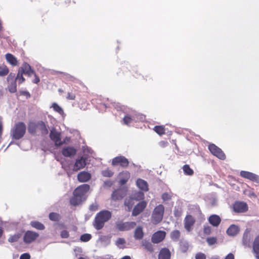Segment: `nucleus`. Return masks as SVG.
<instances>
[{"label":"nucleus","instance_id":"obj_1","mask_svg":"<svg viewBox=\"0 0 259 259\" xmlns=\"http://www.w3.org/2000/svg\"><path fill=\"white\" fill-rule=\"evenodd\" d=\"M88 184H82L77 187L73 192V196L70 199L71 205L76 206L80 204L86 198L85 195L90 189Z\"/></svg>","mask_w":259,"mask_h":259},{"label":"nucleus","instance_id":"obj_2","mask_svg":"<svg viewBox=\"0 0 259 259\" xmlns=\"http://www.w3.org/2000/svg\"><path fill=\"white\" fill-rule=\"evenodd\" d=\"M112 217L111 212L107 210H103L99 211L95 216L93 222L94 228L99 230L102 229L106 222H108Z\"/></svg>","mask_w":259,"mask_h":259},{"label":"nucleus","instance_id":"obj_3","mask_svg":"<svg viewBox=\"0 0 259 259\" xmlns=\"http://www.w3.org/2000/svg\"><path fill=\"white\" fill-rule=\"evenodd\" d=\"M164 212V207L162 204L156 206L154 209L151 217V221L152 224L156 225L162 221Z\"/></svg>","mask_w":259,"mask_h":259},{"label":"nucleus","instance_id":"obj_4","mask_svg":"<svg viewBox=\"0 0 259 259\" xmlns=\"http://www.w3.org/2000/svg\"><path fill=\"white\" fill-rule=\"evenodd\" d=\"M33 73H34V71L31 68V66L28 63H24L19 68L17 73V80H19V83H22L25 80L22 76L23 74L30 76Z\"/></svg>","mask_w":259,"mask_h":259},{"label":"nucleus","instance_id":"obj_5","mask_svg":"<svg viewBox=\"0 0 259 259\" xmlns=\"http://www.w3.org/2000/svg\"><path fill=\"white\" fill-rule=\"evenodd\" d=\"M128 160L124 156L120 155L116 156L112 160V165L114 166H120L122 168H126L129 165Z\"/></svg>","mask_w":259,"mask_h":259},{"label":"nucleus","instance_id":"obj_6","mask_svg":"<svg viewBox=\"0 0 259 259\" xmlns=\"http://www.w3.org/2000/svg\"><path fill=\"white\" fill-rule=\"evenodd\" d=\"M136 226L135 222H118L116 223V228L120 231H126L134 229Z\"/></svg>","mask_w":259,"mask_h":259},{"label":"nucleus","instance_id":"obj_7","mask_svg":"<svg viewBox=\"0 0 259 259\" xmlns=\"http://www.w3.org/2000/svg\"><path fill=\"white\" fill-rule=\"evenodd\" d=\"M208 149L211 153L221 160L226 158V155L223 151L214 144H210L208 146Z\"/></svg>","mask_w":259,"mask_h":259},{"label":"nucleus","instance_id":"obj_8","mask_svg":"<svg viewBox=\"0 0 259 259\" xmlns=\"http://www.w3.org/2000/svg\"><path fill=\"white\" fill-rule=\"evenodd\" d=\"M233 210L237 213L245 212L248 210L247 203L243 201H237L233 205Z\"/></svg>","mask_w":259,"mask_h":259},{"label":"nucleus","instance_id":"obj_9","mask_svg":"<svg viewBox=\"0 0 259 259\" xmlns=\"http://www.w3.org/2000/svg\"><path fill=\"white\" fill-rule=\"evenodd\" d=\"M7 81L9 84V90L11 93L16 92V76L15 74L10 73L7 77Z\"/></svg>","mask_w":259,"mask_h":259},{"label":"nucleus","instance_id":"obj_10","mask_svg":"<svg viewBox=\"0 0 259 259\" xmlns=\"http://www.w3.org/2000/svg\"><path fill=\"white\" fill-rule=\"evenodd\" d=\"M166 234L164 231H157L152 235L151 241L155 244L159 243L164 239Z\"/></svg>","mask_w":259,"mask_h":259},{"label":"nucleus","instance_id":"obj_11","mask_svg":"<svg viewBox=\"0 0 259 259\" xmlns=\"http://www.w3.org/2000/svg\"><path fill=\"white\" fill-rule=\"evenodd\" d=\"M147 206V202L145 201H141L136 204L132 211V215L136 217L142 213Z\"/></svg>","mask_w":259,"mask_h":259},{"label":"nucleus","instance_id":"obj_12","mask_svg":"<svg viewBox=\"0 0 259 259\" xmlns=\"http://www.w3.org/2000/svg\"><path fill=\"white\" fill-rule=\"evenodd\" d=\"M195 223V219L190 214H187L184 219V227L188 232H190Z\"/></svg>","mask_w":259,"mask_h":259},{"label":"nucleus","instance_id":"obj_13","mask_svg":"<svg viewBox=\"0 0 259 259\" xmlns=\"http://www.w3.org/2000/svg\"><path fill=\"white\" fill-rule=\"evenodd\" d=\"M38 234L37 233L27 231L24 234L23 240L26 243H30L38 237Z\"/></svg>","mask_w":259,"mask_h":259},{"label":"nucleus","instance_id":"obj_14","mask_svg":"<svg viewBox=\"0 0 259 259\" xmlns=\"http://www.w3.org/2000/svg\"><path fill=\"white\" fill-rule=\"evenodd\" d=\"M240 175L242 178L248 179L251 181L259 183V176L247 171H241Z\"/></svg>","mask_w":259,"mask_h":259},{"label":"nucleus","instance_id":"obj_15","mask_svg":"<svg viewBox=\"0 0 259 259\" xmlns=\"http://www.w3.org/2000/svg\"><path fill=\"white\" fill-rule=\"evenodd\" d=\"M86 160L87 158L84 156H81L77 158L74 164L73 171H77L84 167L87 164Z\"/></svg>","mask_w":259,"mask_h":259},{"label":"nucleus","instance_id":"obj_16","mask_svg":"<svg viewBox=\"0 0 259 259\" xmlns=\"http://www.w3.org/2000/svg\"><path fill=\"white\" fill-rule=\"evenodd\" d=\"M50 137L51 139L54 142L56 146H60L63 144V143L61 140L60 133L57 132L55 130H52L51 131Z\"/></svg>","mask_w":259,"mask_h":259},{"label":"nucleus","instance_id":"obj_17","mask_svg":"<svg viewBox=\"0 0 259 259\" xmlns=\"http://www.w3.org/2000/svg\"><path fill=\"white\" fill-rule=\"evenodd\" d=\"M158 259H171V252L166 247L162 248L158 253Z\"/></svg>","mask_w":259,"mask_h":259},{"label":"nucleus","instance_id":"obj_18","mask_svg":"<svg viewBox=\"0 0 259 259\" xmlns=\"http://www.w3.org/2000/svg\"><path fill=\"white\" fill-rule=\"evenodd\" d=\"M91 179V174L85 171L80 172L77 175V179L78 181L81 183L88 182Z\"/></svg>","mask_w":259,"mask_h":259},{"label":"nucleus","instance_id":"obj_19","mask_svg":"<svg viewBox=\"0 0 259 259\" xmlns=\"http://www.w3.org/2000/svg\"><path fill=\"white\" fill-rule=\"evenodd\" d=\"M62 153L65 157H71L76 154V150L73 147L68 146L63 148Z\"/></svg>","mask_w":259,"mask_h":259},{"label":"nucleus","instance_id":"obj_20","mask_svg":"<svg viewBox=\"0 0 259 259\" xmlns=\"http://www.w3.org/2000/svg\"><path fill=\"white\" fill-rule=\"evenodd\" d=\"M130 173L128 171H123L119 173V183L121 185H124L130 178Z\"/></svg>","mask_w":259,"mask_h":259},{"label":"nucleus","instance_id":"obj_21","mask_svg":"<svg viewBox=\"0 0 259 259\" xmlns=\"http://www.w3.org/2000/svg\"><path fill=\"white\" fill-rule=\"evenodd\" d=\"M135 199L132 197L126 198L124 200V207L125 211H131L134 205L135 204Z\"/></svg>","mask_w":259,"mask_h":259},{"label":"nucleus","instance_id":"obj_22","mask_svg":"<svg viewBox=\"0 0 259 259\" xmlns=\"http://www.w3.org/2000/svg\"><path fill=\"white\" fill-rule=\"evenodd\" d=\"M209 223L214 227H218L221 222V218L217 214L211 215L208 218Z\"/></svg>","mask_w":259,"mask_h":259},{"label":"nucleus","instance_id":"obj_23","mask_svg":"<svg viewBox=\"0 0 259 259\" xmlns=\"http://www.w3.org/2000/svg\"><path fill=\"white\" fill-rule=\"evenodd\" d=\"M26 132V126L23 122L17 123V139L22 138Z\"/></svg>","mask_w":259,"mask_h":259},{"label":"nucleus","instance_id":"obj_24","mask_svg":"<svg viewBox=\"0 0 259 259\" xmlns=\"http://www.w3.org/2000/svg\"><path fill=\"white\" fill-rule=\"evenodd\" d=\"M125 196L123 190L118 189L115 190L112 194V199L115 201L121 199Z\"/></svg>","mask_w":259,"mask_h":259},{"label":"nucleus","instance_id":"obj_25","mask_svg":"<svg viewBox=\"0 0 259 259\" xmlns=\"http://www.w3.org/2000/svg\"><path fill=\"white\" fill-rule=\"evenodd\" d=\"M239 229L237 226L232 225L227 229L226 232L229 236H235L239 233Z\"/></svg>","mask_w":259,"mask_h":259},{"label":"nucleus","instance_id":"obj_26","mask_svg":"<svg viewBox=\"0 0 259 259\" xmlns=\"http://www.w3.org/2000/svg\"><path fill=\"white\" fill-rule=\"evenodd\" d=\"M136 184L137 186L141 190L147 191L148 190V185L146 181L141 179H138L137 180Z\"/></svg>","mask_w":259,"mask_h":259},{"label":"nucleus","instance_id":"obj_27","mask_svg":"<svg viewBox=\"0 0 259 259\" xmlns=\"http://www.w3.org/2000/svg\"><path fill=\"white\" fill-rule=\"evenodd\" d=\"M37 130L41 132L43 135H46L48 134V130L47 128L46 124L42 121H39L37 122Z\"/></svg>","mask_w":259,"mask_h":259},{"label":"nucleus","instance_id":"obj_28","mask_svg":"<svg viewBox=\"0 0 259 259\" xmlns=\"http://www.w3.org/2000/svg\"><path fill=\"white\" fill-rule=\"evenodd\" d=\"M144 232L141 226L138 227L134 231V237L137 240H141L144 237Z\"/></svg>","mask_w":259,"mask_h":259},{"label":"nucleus","instance_id":"obj_29","mask_svg":"<svg viewBox=\"0 0 259 259\" xmlns=\"http://www.w3.org/2000/svg\"><path fill=\"white\" fill-rule=\"evenodd\" d=\"M253 250L257 259H259V236L256 237L253 244Z\"/></svg>","mask_w":259,"mask_h":259},{"label":"nucleus","instance_id":"obj_30","mask_svg":"<svg viewBox=\"0 0 259 259\" xmlns=\"http://www.w3.org/2000/svg\"><path fill=\"white\" fill-rule=\"evenodd\" d=\"M142 245L145 249L150 252H153L154 251L153 245L150 242L146 240H143L142 241Z\"/></svg>","mask_w":259,"mask_h":259},{"label":"nucleus","instance_id":"obj_31","mask_svg":"<svg viewBox=\"0 0 259 259\" xmlns=\"http://www.w3.org/2000/svg\"><path fill=\"white\" fill-rule=\"evenodd\" d=\"M7 62L14 66L16 65V58L12 54L8 53L5 55Z\"/></svg>","mask_w":259,"mask_h":259},{"label":"nucleus","instance_id":"obj_32","mask_svg":"<svg viewBox=\"0 0 259 259\" xmlns=\"http://www.w3.org/2000/svg\"><path fill=\"white\" fill-rule=\"evenodd\" d=\"M170 236L174 241H177L180 238L181 233L179 230H174L170 233Z\"/></svg>","mask_w":259,"mask_h":259},{"label":"nucleus","instance_id":"obj_33","mask_svg":"<svg viewBox=\"0 0 259 259\" xmlns=\"http://www.w3.org/2000/svg\"><path fill=\"white\" fill-rule=\"evenodd\" d=\"M153 130L160 136L163 135L165 133V129L163 125H156L153 128Z\"/></svg>","mask_w":259,"mask_h":259},{"label":"nucleus","instance_id":"obj_34","mask_svg":"<svg viewBox=\"0 0 259 259\" xmlns=\"http://www.w3.org/2000/svg\"><path fill=\"white\" fill-rule=\"evenodd\" d=\"M183 170L184 174L188 176H192L194 174L193 170L190 168L189 165L185 164L183 166Z\"/></svg>","mask_w":259,"mask_h":259},{"label":"nucleus","instance_id":"obj_35","mask_svg":"<svg viewBox=\"0 0 259 259\" xmlns=\"http://www.w3.org/2000/svg\"><path fill=\"white\" fill-rule=\"evenodd\" d=\"M9 72L8 67L5 64H0V76H4L7 75Z\"/></svg>","mask_w":259,"mask_h":259},{"label":"nucleus","instance_id":"obj_36","mask_svg":"<svg viewBox=\"0 0 259 259\" xmlns=\"http://www.w3.org/2000/svg\"><path fill=\"white\" fill-rule=\"evenodd\" d=\"M31 225L32 227L40 230L45 229V226L41 223L37 221H32L31 222Z\"/></svg>","mask_w":259,"mask_h":259},{"label":"nucleus","instance_id":"obj_37","mask_svg":"<svg viewBox=\"0 0 259 259\" xmlns=\"http://www.w3.org/2000/svg\"><path fill=\"white\" fill-rule=\"evenodd\" d=\"M28 132L31 134H35L37 130V123L30 122L28 125Z\"/></svg>","mask_w":259,"mask_h":259},{"label":"nucleus","instance_id":"obj_38","mask_svg":"<svg viewBox=\"0 0 259 259\" xmlns=\"http://www.w3.org/2000/svg\"><path fill=\"white\" fill-rule=\"evenodd\" d=\"M49 219L52 221L58 222L61 219V215L56 212H51L49 215Z\"/></svg>","mask_w":259,"mask_h":259},{"label":"nucleus","instance_id":"obj_39","mask_svg":"<svg viewBox=\"0 0 259 259\" xmlns=\"http://www.w3.org/2000/svg\"><path fill=\"white\" fill-rule=\"evenodd\" d=\"M52 108H53V110L58 112L60 115H63L64 114V111L63 109L56 103H53L51 106Z\"/></svg>","mask_w":259,"mask_h":259},{"label":"nucleus","instance_id":"obj_40","mask_svg":"<svg viewBox=\"0 0 259 259\" xmlns=\"http://www.w3.org/2000/svg\"><path fill=\"white\" fill-rule=\"evenodd\" d=\"M125 244V240L122 238H118L115 242L116 245L119 248H124Z\"/></svg>","mask_w":259,"mask_h":259},{"label":"nucleus","instance_id":"obj_41","mask_svg":"<svg viewBox=\"0 0 259 259\" xmlns=\"http://www.w3.org/2000/svg\"><path fill=\"white\" fill-rule=\"evenodd\" d=\"M114 172L109 168H107L102 171V175L104 177H111L113 176Z\"/></svg>","mask_w":259,"mask_h":259},{"label":"nucleus","instance_id":"obj_42","mask_svg":"<svg viewBox=\"0 0 259 259\" xmlns=\"http://www.w3.org/2000/svg\"><path fill=\"white\" fill-rule=\"evenodd\" d=\"M91 238L92 235L90 234L85 233L81 235L80 240L81 242H85L90 240Z\"/></svg>","mask_w":259,"mask_h":259},{"label":"nucleus","instance_id":"obj_43","mask_svg":"<svg viewBox=\"0 0 259 259\" xmlns=\"http://www.w3.org/2000/svg\"><path fill=\"white\" fill-rule=\"evenodd\" d=\"M62 167L66 171L68 177H70L71 175L72 174L73 171V169L72 170L71 169L70 165L69 164H64L62 165Z\"/></svg>","mask_w":259,"mask_h":259},{"label":"nucleus","instance_id":"obj_44","mask_svg":"<svg viewBox=\"0 0 259 259\" xmlns=\"http://www.w3.org/2000/svg\"><path fill=\"white\" fill-rule=\"evenodd\" d=\"M217 238L216 237H208L206 239V242L210 246L214 245L217 243Z\"/></svg>","mask_w":259,"mask_h":259},{"label":"nucleus","instance_id":"obj_45","mask_svg":"<svg viewBox=\"0 0 259 259\" xmlns=\"http://www.w3.org/2000/svg\"><path fill=\"white\" fill-rule=\"evenodd\" d=\"M133 120V119L128 115H125L123 119V122L126 125H128Z\"/></svg>","mask_w":259,"mask_h":259},{"label":"nucleus","instance_id":"obj_46","mask_svg":"<svg viewBox=\"0 0 259 259\" xmlns=\"http://www.w3.org/2000/svg\"><path fill=\"white\" fill-rule=\"evenodd\" d=\"M99 208V205L97 202H95L90 205L89 209L91 211H96Z\"/></svg>","mask_w":259,"mask_h":259},{"label":"nucleus","instance_id":"obj_47","mask_svg":"<svg viewBox=\"0 0 259 259\" xmlns=\"http://www.w3.org/2000/svg\"><path fill=\"white\" fill-rule=\"evenodd\" d=\"M19 93L20 96L25 97L26 99H29L31 97L30 94L26 91H20Z\"/></svg>","mask_w":259,"mask_h":259},{"label":"nucleus","instance_id":"obj_48","mask_svg":"<svg viewBox=\"0 0 259 259\" xmlns=\"http://www.w3.org/2000/svg\"><path fill=\"white\" fill-rule=\"evenodd\" d=\"M60 236L62 238H68L69 236V232L66 230L62 231L60 233Z\"/></svg>","mask_w":259,"mask_h":259},{"label":"nucleus","instance_id":"obj_49","mask_svg":"<svg viewBox=\"0 0 259 259\" xmlns=\"http://www.w3.org/2000/svg\"><path fill=\"white\" fill-rule=\"evenodd\" d=\"M183 211L181 209H175L174 210V215L176 218L180 217L182 214Z\"/></svg>","mask_w":259,"mask_h":259},{"label":"nucleus","instance_id":"obj_50","mask_svg":"<svg viewBox=\"0 0 259 259\" xmlns=\"http://www.w3.org/2000/svg\"><path fill=\"white\" fill-rule=\"evenodd\" d=\"M206 255L202 252H198L195 255V259H206Z\"/></svg>","mask_w":259,"mask_h":259},{"label":"nucleus","instance_id":"obj_51","mask_svg":"<svg viewBox=\"0 0 259 259\" xmlns=\"http://www.w3.org/2000/svg\"><path fill=\"white\" fill-rule=\"evenodd\" d=\"M211 232V229L210 227H209L208 226L204 227V228H203L204 234H206V235H209L210 234Z\"/></svg>","mask_w":259,"mask_h":259},{"label":"nucleus","instance_id":"obj_52","mask_svg":"<svg viewBox=\"0 0 259 259\" xmlns=\"http://www.w3.org/2000/svg\"><path fill=\"white\" fill-rule=\"evenodd\" d=\"M161 198L164 201H166L170 199L171 196L167 193H164L162 195Z\"/></svg>","mask_w":259,"mask_h":259},{"label":"nucleus","instance_id":"obj_53","mask_svg":"<svg viewBox=\"0 0 259 259\" xmlns=\"http://www.w3.org/2000/svg\"><path fill=\"white\" fill-rule=\"evenodd\" d=\"M75 95L72 93H68L66 98L69 100H74L75 99Z\"/></svg>","mask_w":259,"mask_h":259},{"label":"nucleus","instance_id":"obj_54","mask_svg":"<svg viewBox=\"0 0 259 259\" xmlns=\"http://www.w3.org/2000/svg\"><path fill=\"white\" fill-rule=\"evenodd\" d=\"M20 259H30V255L28 253H24L21 255Z\"/></svg>","mask_w":259,"mask_h":259},{"label":"nucleus","instance_id":"obj_55","mask_svg":"<svg viewBox=\"0 0 259 259\" xmlns=\"http://www.w3.org/2000/svg\"><path fill=\"white\" fill-rule=\"evenodd\" d=\"M34 75V78L32 80V82L34 83H38L40 81V79L39 77L36 74V73L34 72V73L33 74Z\"/></svg>","mask_w":259,"mask_h":259},{"label":"nucleus","instance_id":"obj_56","mask_svg":"<svg viewBox=\"0 0 259 259\" xmlns=\"http://www.w3.org/2000/svg\"><path fill=\"white\" fill-rule=\"evenodd\" d=\"M168 143L167 141H161L159 142V145L162 148H164L168 145Z\"/></svg>","mask_w":259,"mask_h":259},{"label":"nucleus","instance_id":"obj_57","mask_svg":"<svg viewBox=\"0 0 259 259\" xmlns=\"http://www.w3.org/2000/svg\"><path fill=\"white\" fill-rule=\"evenodd\" d=\"M225 259H234V255L231 253H229Z\"/></svg>","mask_w":259,"mask_h":259},{"label":"nucleus","instance_id":"obj_58","mask_svg":"<svg viewBox=\"0 0 259 259\" xmlns=\"http://www.w3.org/2000/svg\"><path fill=\"white\" fill-rule=\"evenodd\" d=\"M16 240V237L14 235L9 238V241L11 242H15Z\"/></svg>","mask_w":259,"mask_h":259},{"label":"nucleus","instance_id":"obj_59","mask_svg":"<svg viewBox=\"0 0 259 259\" xmlns=\"http://www.w3.org/2000/svg\"><path fill=\"white\" fill-rule=\"evenodd\" d=\"M194 209L198 212L199 214L201 215L202 214L201 211L199 206H195Z\"/></svg>","mask_w":259,"mask_h":259},{"label":"nucleus","instance_id":"obj_60","mask_svg":"<svg viewBox=\"0 0 259 259\" xmlns=\"http://www.w3.org/2000/svg\"><path fill=\"white\" fill-rule=\"evenodd\" d=\"M102 107H103L105 109L107 107L105 103H99V107L101 108Z\"/></svg>","mask_w":259,"mask_h":259},{"label":"nucleus","instance_id":"obj_61","mask_svg":"<svg viewBox=\"0 0 259 259\" xmlns=\"http://www.w3.org/2000/svg\"><path fill=\"white\" fill-rule=\"evenodd\" d=\"M13 136L14 138L16 139V128H15V127L13 128Z\"/></svg>","mask_w":259,"mask_h":259},{"label":"nucleus","instance_id":"obj_62","mask_svg":"<svg viewBox=\"0 0 259 259\" xmlns=\"http://www.w3.org/2000/svg\"><path fill=\"white\" fill-rule=\"evenodd\" d=\"M3 125H2V123L1 122H0V136H1V135L2 134V133H3Z\"/></svg>","mask_w":259,"mask_h":259},{"label":"nucleus","instance_id":"obj_63","mask_svg":"<svg viewBox=\"0 0 259 259\" xmlns=\"http://www.w3.org/2000/svg\"><path fill=\"white\" fill-rule=\"evenodd\" d=\"M105 184L109 186H111L112 185V183L110 181L105 182Z\"/></svg>","mask_w":259,"mask_h":259},{"label":"nucleus","instance_id":"obj_64","mask_svg":"<svg viewBox=\"0 0 259 259\" xmlns=\"http://www.w3.org/2000/svg\"><path fill=\"white\" fill-rule=\"evenodd\" d=\"M188 244H184V247L185 248V251H186L187 249H188Z\"/></svg>","mask_w":259,"mask_h":259}]
</instances>
